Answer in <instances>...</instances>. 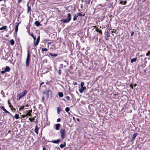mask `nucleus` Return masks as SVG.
Masks as SVG:
<instances>
[{"label": "nucleus", "instance_id": "obj_17", "mask_svg": "<svg viewBox=\"0 0 150 150\" xmlns=\"http://www.w3.org/2000/svg\"><path fill=\"white\" fill-rule=\"evenodd\" d=\"M66 146V143L65 142H64V144H61L59 146L61 148H63L64 147Z\"/></svg>", "mask_w": 150, "mask_h": 150}, {"label": "nucleus", "instance_id": "obj_9", "mask_svg": "<svg viewBox=\"0 0 150 150\" xmlns=\"http://www.w3.org/2000/svg\"><path fill=\"white\" fill-rule=\"evenodd\" d=\"M60 141L61 140L60 139H58L57 140H53L52 142L54 144H58L60 142Z\"/></svg>", "mask_w": 150, "mask_h": 150}, {"label": "nucleus", "instance_id": "obj_40", "mask_svg": "<svg viewBox=\"0 0 150 150\" xmlns=\"http://www.w3.org/2000/svg\"><path fill=\"white\" fill-rule=\"evenodd\" d=\"M6 72V71H5V70L4 71H1V73L2 74H4Z\"/></svg>", "mask_w": 150, "mask_h": 150}, {"label": "nucleus", "instance_id": "obj_63", "mask_svg": "<svg viewBox=\"0 0 150 150\" xmlns=\"http://www.w3.org/2000/svg\"><path fill=\"white\" fill-rule=\"evenodd\" d=\"M136 85H137V84H135L134 85V86H136Z\"/></svg>", "mask_w": 150, "mask_h": 150}, {"label": "nucleus", "instance_id": "obj_28", "mask_svg": "<svg viewBox=\"0 0 150 150\" xmlns=\"http://www.w3.org/2000/svg\"><path fill=\"white\" fill-rule=\"evenodd\" d=\"M42 52H43L45 51H48V50L47 48H42Z\"/></svg>", "mask_w": 150, "mask_h": 150}, {"label": "nucleus", "instance_id": "obj_24", "mask_svg": "<svg viewBox=\"0 0 150 150\" xmlns=\"http://www.w3.org/2000/svg\"><path fill=\"white\" fill-rule=\"evenodd\" d=\"M31 36L33 38L34 41H35L36 40V37L34 36L33 33H31Z\"/></svg>", "mask_w": 150, "mask_h": 150}, {"label": "nucleus", "instance_id": "obj_32", "mask_svg": "<svg viewBox=\"0 0 150 150\" xmlns=\"http://www.w3.org/2000/svg\"><path fill=\"white\" fill-rule=\"evenodd\" d=\"M91 0H88V1H85L86 2V3L87 4H89L90 3V2Z\"/></svg>", "mask_w": 150, "mask_h": 150}, {"label": "nucleus", "instance_id": "obj_48", "mask_svg": "<svg viewBox=\"0 0 150 150\" xmlns=\"http://www.w3.org/2000/svg\"><path fill=\"white\" fill-rule=\"evenodd\" d=\"M29 120H30L31 122H33V121H32V118H29Z\"/></svg>", "mask_w": 150, "mask_h": 150}, {"label": "nucleus", "instance_id": "obj_59", "mask_svg": "<svg viewBox=\"0 0 150 150\" xmlns=\"http://www.w3.org/2000/svg\"><path fill=\"white\" fill-rule=\"evenodd\" d=\"M65 62H67V65H68V62L65 61Z\"/></svg>", "mask_w": 150, "mask_h": 150}, {"label": "nucleus", "instance_id": "obj_31", "mask_svg": "<svg viewBox=\"0 0 150 150\" xmlns=\"http://www.w3.org/2000/svg\"><path fill=\"white\" fill-rule=\"evenodd\" d=\"M0 108L1 109H2L3 111L5 109L4 107L3 106H0Z\"/></svg>", "mask_w": 150, "mask_h": 150}, {"label": "nucleus", "instance_id": "obj_38", "mask_svg": "<svg viewBox=\"0 0 150 150\" xmlns=\"http://www.w3.org/2000/svg\"><path fill=\"white\" fill-rule=\"evenodd\" d=\"M61 70L60 69H59V71H58V74L59 75H61Z\"/></svg>", "mask_w": 150, "mask_h": 150}, {"label": "nucleus", "instance_id": "obj_23", "mask_svg": "<svg viewBox=\"0 0 150 150\" xmlns=\"http://www.w3.org/2000/svg\"><path fill=\"white\" fill-rule=\"evenodd\" d=\"M14 117L16 119H18L19 118V116L18 114H16L15 115Z\"/></svg>", "mask_w": 150, "mask_h": 150}, {"label": "nucleus", "instance_id": "obj_37", "mask_svg": "<svg viewBox=\"0 0 150 150\" xmlns=\"http://www.w3.org/2000/svg\"><path fill=\"white\" fill-rule=\"evenodd\" d=\"M11 110L13 111H14V112L16 110V109L14 108H13V107L12 108V107H11Z\"/></svg>", "mask_w": 150, "mask_h": 150}, {"label": "nucleus", "instance_id": "obj_13", "mask_svg": "<svg viewBox=\"0 0 150 150\" xmlns=\"http://www.w3.org/2000/svg\"><path fill=\"white\" fill-rule=\"evenodd\" d=\"M7 28L6 26H4L0 28V30H6Z\"/></svg>", "mask_w": 150, "mask_h": 150}, {"label": "nucleus", "instance_id": "obj_6", "mask_svg": "<svg viewBox=\"0 0 150 150\" xmlns=\"http://www.w3.org/2000/svg\"><path fill=\"white\" fill-rule=\"evenodd\" d=\"M40 36H38L36 41V42H34V44L35 46H36L38 45V43L40 41Z\"/></svg>", "mask_w": 150, "mask_h": 150}, {"label": "nucleus", "instance_id": "obj_49", "mask_svg": "<svg viewBox=\"0 0 150 150\" xmlns=\"http://www.w3.org/2000/svg\"><path fill=\"white\" fill-rule=\"evenodd\" d=\"M73 84L74 85H77V83L76 82H74Z\"/></svg>", "mask_w": 150, "mask_h": 150}, {"label": "nucleus", "instance_id": "obj_41", "mask_svg": "<svg viewBox=\"0 0 150 150\" xmlns=\"http://www.w3.org/2000/svg\"><path fill=\"white\" fill-rule=\"evenodd\" d=\"M150 54V50L146 54V55L147 56H149Z\"/></svg>", "mask_w": 150, "mask_h": 150}, {"label": "nucleus", "instance_id": "obj_18", "mask_svg": "<svg viewBox=\"0 0 150 150\" xmlns=\"http://www.w3.org/2000/svg\"><path fill=\"white\" fill-rule=\"evenodd\" d=\"M137 135V133H135L133 135H132V140H134Z\"/></svg>", "mask_w": 150, "mask_h": 150}, {"label": "nucleus", "instance_id": "obj_19", "mask_svg": "<svg viewBox=\"0 0 150 150\" xmlns=\"http://www.w3.org/2000/svg\"><path fill=\"white\" fill-rule=\"evenodd\" d=\"M10 42L11 44L12 45H13L15 43L14 40L13 39H11L10 40Z\"/></svg>", "mask_w": 150, "mask_h": 150}, {"label": "nucleus", "instance_id": "obj_43", "mask_svg": "<svg viewBox=\"0 0 150 150\" xmlns=\"http://www.w3.org/2000/svg\"><path fill=\"white\" fill-rule=\"evenodd\" d=\"M99 33L100 34H101V35H102V31H101V30H100L99 31Z\"/></svg>", "mask_w": 150, "mask_h": 150}, {"label": "nucleus", "instance_id": "obj_55", "mask_svg": "<svg viewBox=\"0 0 150 150\" xmlns=\"http://www.w3.org/2000/svg\"><path fill=\"white\" fill-rule=\"evenodd\" d=\"M28 112H29L30 113H31V112H32V110H30L29 111H28Z\"/></svg>", "mask_w": 150, "mask_h": 150}, {"label": "nucleus", "instance_id": "obj_36", "mask_svg": "<svg viewBox=\"0 0 150 150\" xmlns=\"http://www.w3.org/2000/svg\"><path fill=\"white\" fill-rule=\"evenodd\" d=\"M4 111L5 112V113H7L8 114L10 113V112L8 111H7L6 109Z\"/></svg>", "mask_w": 150, "mask_h": 150}, {"label": "nucleus", "instance_id": "obj_35", "mask_svg": "<svg viewBox=\"0 0 150 150\" xmlns=\"http://www.w3.org/2000/svg\"><path fill=\"white\" fill-rule=\"evenodd\" d=\"M84 82H81V87H83L84 85Z\"/></svg>", "mask_w": 150, "mask_h": 150}, {"label": "nucleus", "instance_id": "obj_61", "mask_svg": "<svg viewBox=\"0 0 150 150\" xmlns=\"http://www.w3.org/2000/svg\"><path fill=\"white\" fill-rule=\"evenodd\" d=\"M5 36H6V37H8V35H6Z\"/></svg>", "mask_w": 150, "mask_h": 150}, {"label": "nucleus", "instance_id": "obj_45", "mask_svg": "<svg viewBox=\"0 0 150 150\" xmlns=\"http://www.w3.org/2000/svg\"><path fill=\"white\" fill-rule=\"evenodd\" d=\"M134 34V32H132L131 33V36H132Z\"/></svg>", "mask_w": 150, "mask_h": 150}, {"label": "nucleus", "instance_id": "obj_25", "mask_svg": "<svg viewBox=\"0 0 150 150\" xmlns=\"http://www.w3.org/2000/svg\"><path fill=\"white\" fill-rule=\"evenodd\" d=\"M77 16H83V14L81 13H77L76 14Z\"/></svg>", "mask_w": 150, "mask_h": 150}, {"label": "nucleus", "instance_id": "obj_14", "mask_svg": "<svg viewBox=\"0 0 150 150\" xmlns=\"http://www.w3.org/2000/svg\"><path fill=\"white\" fill-rule=\"evenodd\" d=\"M28 4H27V8H28V10H27V13H28L30 11H31V7H30L29 6H28Z\"/></svg>", "mask_w": 150, "mask_h": 150}, {"label": "nucleus", "instance_id": "obj_12", "mask_svg": "<svg viewBox=\"0 0 150 150\" xmlns=\"http://www.w3.org/2000/svg\"><path fill=\"white\" fill-rule=\"evenodd\" d=\"M35 24L37 26H39L40 25V23L38 21H36L35 22Z\"/></svg>", "mask_w": 150, "mask_h": 150}, {"label": "nucleus", "instance_id": "obj_58", "mask_svg": "<svg viewBox=\"0 0 150 150\" xmlns=\"http://www.w3.org/2000/svg\"><path fill=\"white\" fill-rule=\"evenodd\" d=\"M123 2L122 1H121L120 2V4H122L123 3Z\"/></svg>", "mask_w": 150, "mask_h": 150}, {"label": "nucleus", "instance_id": "obj_22", "mask_svg": "<svg viewBox=\"0 0 150 150\" xmlns=\"http://www.w3.org/2000/svg\"><path fill=\"white\" fill-rule=\"evenodd\" d=\"M77 17L78 16H77V15L76 14L74 16V17L73 19V21H75L76 20H77Z\"/></svg>", "mask_w": 150, "mask_h": 150}, {"label": "nucleus", "instance_id": "obj_51", "mask_svg": "<svg viewBox=\"0 0 150 150\" xmlns=\"http://www.w3.org/2000/svg\"><path fill=\"white\" fill-rule=\"evenodd\" d=\"M42 102H44V97L43 96H42Z\"/></svg>", "mask_w": 150, "mask_h": 150}, {"label": "nucleus", "instance_id": "obj_20", "mask_svg": "<svg viewBox=\"0 0 150 150\" xmlns=\"http://www.w3.org/2000/svg\"><path fill=\"white\" fill-rule=\"evenodd\" d=\"M58 96L59 97H62L63 96V94L62 92H59L58 93Z\"/></svg>", "mask_w": 150, "mask_h": 150}, {"label": "nucleus", "instance_id": "obj_44", "mask_svg": "<svg viewBox=\"0 0 150 150\" xmlns=\"http://www.w3.org/2000/svg\"><path fill=\"white\" fill-rule=\"evenodd\" d=\"M63 64H61L60 65V67L61 69H63Z\"/></svg>", "mask_w": 150, "mask_h": 150}, {"label": "nucleus", "instance_id": "obj_15", "mask_svg": "<svg viewBox=\"0 0 150 150\" xmlns=\"http://www.w3.org/2000/svg\"><path fill=\"white\" fill-rule=\"evenodd\" d=\"M49 55L52 57H56L57 56V54L52 53H50Z\"/></svg>", "mask_w": 150, "mask_h": 150}, {"label": "nucleus", "instance_id": "obj_53", "mask_svg": "<svg viewBox=\"0 0 150 150\" xmlns=\"http://www.w3.org/2000/svg\"><path fill=\"white\" fill-rule=\"evenodd\" d=\"M130 87H131V88L132 89H133V86H132V84H130Z\"/></svg>", "mask_w": 150, "mask_h": 150}, {"label": "nucleus", "instance_id": "obj_62", "mask_svg": "<svg viewBox=\"0 0 150 150\" xmlns=\"http://www.w3.org/2000/svg\"><path fill=\"white\" fill-rule=\"evenodd\" d=\"M93 27H94V28H97L96 26H93Z\"/></svg>", "mask_w": 150, "mask_h": 150}, {"label": "nucleus", "instance_id": "obj_11", "mask_svg": "<svg viewBox=\"0 0 150 150\" xmlns=\"http://www.w3.org/2000/svg\"><path fill=\"white\" fill-rule=\"evenodd\" d=\"M4 70L6 72H9L10 70V68L9 67L6 66Z\"/></svg>", "mask_w": 150, "mask_h": 150}, {"label": "nucleus", "instance_id": "obj_29", "mask_svg": "<svg viewBox=\"0 0 150 150\" xmlns=\"http://www.w3.org/2000/svg\"><path fill=\"white\" fill-rule=\"evenodd\" d=\"M25 107V106H23L21 107L20 108H19V110H23L24 109V108Z\"/></svg>", "mask_w": 150, "mask_h": 150}, {"label": "nucleus", "instance_id": "obj_47", "mask_svg": "<svg viewBox=\"0 0 150 150\" xmlns=\"http://www.w3.org/2000/svg\"><path fill=\"white\" fill-rule=\"evenodd\" d=\"M43 84H44V82H42V83H41L40 84V87H41V86Z\"/></svg>", "mask_w": 150, "mask_h": 150}, {"label": "nucleus", "instance_id": "obj_46", "mask_svg": "<svg viewBox=\"0 0 150 150\" xmlns=\"http://www.w3.org/2000/svg\"><path fill=\"white\" fill-rule=\"evenodd\" d=\"M99 30H99V29H98V28H96V32H99Z\"/></svg>", "mask_w": 150, "mask_h": 150}, {"label": "nucleus", "instance_id": "obj_60", "mask_svg": "<svg viewBox=\"0 0 150 150\" xmlns=\"http://www.w3.org/2000/svg\"><path fill=\"white\" fill-rule=\"evenodd\" d=\"M21 23V22H19L17 25L18 26Z\"/></svg>", "mask_w": 150, "mask_h": 150}, {"label": "nucleus", "instance_id": "obj_10", "mask_svg": "<svg viewBox=\"0 0 150 150\" xmlns=\"http://www.w3.org/2000/svg\"><path fill=\"white\" fill-rule=\"evenodd\" d=\"M60 126V124L58 123L57 124L55 125V129L57 130H58L59 129V127Z\"/></svg>", "mask_w": 150, "mask_h": 150}, {"label": "nucleus", "instance_id": "obj_54", "mask_svg": "<svg viewBox=\"0 0 150 150\" xmlns=\"http://www.w3.org/2000/svg\"><path fill=\"white\" fill-rule=\"evenodd\" d=\"M127 3V1H125L124 2V5H125Z\"/></svg>", "mask_w": 150, "mask_h": 150}, {"label": "nucleus", "instance_id": "obj_30", "mask_svg": "<svg viewBox=\"0 0 150 150\" xmlns=\"http://www.w3.org/2000/svg\"><path fill=\"white\" fill-rule=\"evenodd\" d=\"M65 110L67 112H68L69 110V108L68 107H67L65 108Z\"/></svg>", "mask_w": 150, "mask_h": 150}, {"label": "nucleus", "instance_id": "obj_7", "mask_svg": "<svg viewBox=\"0 0 150 150\" xmlns=\"http://www.w3.org/2000/svg\"><path fill=\"white\" fill-rule=\"evenodd\" d=\"M86 88V87L85 86H83V87H81V88L79 89V91L80 93H82L84 90Z\"/></svg>", "mask_w": 150, "mask_h": 150}, {"label": "nucleus", "instance_id": "obj_64", "mask_svg": "<svg viewBox=\"0 0 150 150\" xmlns=\"http://www.w3.org/2000/svg\"><path fill=\"white\" fill-rule=\"evenodd\" d=\"M68 114L69 115H70V112H68Z\"/></svg>", "mask_w": 150, "mask_h": 150}, {"label": "nucleus", "instance_id": "obj_2", "mask_svg": "<svg viewBox=\"0 0 150 150\" xmlns=\"http://www.w3.org/2000/svg\"><path fill=\"white\" fill-rule=\"evenodd\" d=\"M43 93L47 95V98L51 97L52 96V92L50 90H48L45 91H44Z\"/></svg>", "mask_w": 150, "mask_h": 150}, {"label": "nucleus", "instance_id": "obj_3", "mask_svg": "<svg viewBox=\"0 0 150 150\" xmlns=\"http://www.w3.org/2000/svg\"><path fill=\"white\" fill-rule=\"evenodd\" d=\"M30 54L28 50L27 51V55L26 61V65L28 67L29 66V62L30 60Z\"/></svg>", "mask_w": 150, "mask_h": 150}, {"label": "nucleus", "instance_id": "obj_33", "mask_svg": "<svg viewBox=\"0 0 150 150\" xmlns=\"http://www.w3.org/2000/svg\"><path fill=\"white\" fill-rule=\"evenodd\" d=\"M65 98H66L67 100H69L70 99V97L69 96H67L65 97Z\"/></svg>", "mask_w": 150, "mask_h": 150}, {"label": "nucleus", "instance_id": "obj_8", "mask_svg": "<svg viewBox=\"0 0 150 150\" xmlns=\"http://www.w3.org/2000/svg\"><path fill=\"white\" fill-rule=\"evenodd\" d=\"M39 128L38 127V125H36L35 127V132L37 135L38 134V130H39Z\"/></svg>", "mask_w": 150, "mask_h": 150}, {"label": "nucleus", "instance_id": "obj_42", "mask_svg": "<svg viewBox=\"0 0 150 150\" xmlns=\"http://www.w3.org/2000/svg\"><path fill=\"white\" fill-rule=\"evenodd\" d=\"M60 120H61L60 119V118H58V119H57V122H60Z\"/></svg>", "mask_w": 150, "mask_h": 150}, {"label": "nucleus", "instance_id": "obj_21", "mask_svg": "<svg viewBox=\"0 0 150 150\" xmlns=\"http://www.w3.org/2000/svg\"><path fill=\"white\" fill-rule=\"evenodd\" d=\"M18 25H17L15 28V31L16 33H17L18 31Z\"/></svg>", "mask_w": 150, "mask_h": 150}, {"label": "nucleus", "instance_id": "obj_52", "mask_svg": "<svg viewBox=\"0 0 150 150\" xmlns=\"http://www.w3.org/2000/svg\"><path fill=\"white\" fill-rule=\"evenodd\" d=\"M26 116V115H23L22 116V118H23L25 117Z\"/></svg>", "mask_w": 150, "mask_h": 150}, {"label": "nucleus", "instance_id": "obj_57", "mask_svg": "<svg viewBox=\"0 0 150 150\" xmlns=\"http://www.w3.org/2000/svg\"><path fill=\"white\" fill-rule=\"evenodd\" d=\"M32 121H33V120H35V118H34V117L33 118H32Z\"/></svg>", "mask_w": 150, "mask_h": 150}, {"label": "nucleus", "instance_id": "obj_1", "mask_svg": "<svg viewBox=\"0 0 150 150\" xmlns=\"http://www.w3.org/2000/svg\"><path fill=\"white\" fill-rule=\"evenodd\" d=\"M71 15L70 13H68L67 14V18L64 19H61L60 21L64 23H68L71 20Z\"/></svg>", "mask_w": 150, "mask_h": 150}, {"label": "nucleus", "instance_id": "obj_39", "mask_svg": "<svg viewBox=\"0 0 150 150\" xmlns=\"http://www.w3.org/2000/svg\"><path fill=\"white\" fill-rule=\"evenodd\" d=\"M59 107H57V112H58V114H59Z\"/></svg>", "mask_w": 150, "mask_h": 150}, {"label": "nucleus", "instance_id": "obj_5", "mask_svg": "<svg viewBox=\"0 0 150 150\" xmlns=\"http://www.w3.org/2000/svg\"><path fill=\"white\" fill-rule=\"evenodd\" d=\"M27 93V91L26 90H24L22 93L19 94L18 95V100H20L22 97L25 96Z\"/></svg>", "mask_w": 150, "mask_h": 150}, {"label": "nucleus", "instance_id": "obj_27", "mask_svg": "<svg viewBox=\"0 0 150 150\" xmlns=\"http://www.w3.org/2000/svg\"><path fill=\"white\" fill-rule=\"evenodd\" d=\"M8 105H9V107L10 108H11V107H12V108L13 107V106L12 105H11V103L9 102V100H8Z\"/></svg>", "mask_w": 150, "mask_h": 150}, {"label": "nucleus", "instance_id": "obj_4", "mask_svg": "<svg viewBox=\"0 0 150 150\" xmlns=\"http://www.w3.org/2000/svg\"><path fill=\"white\" fill-rule=\"evenodd\" d=\"M60 133L61 139H63L65 138L66 136V134L65 130L63 129H61L60 130Z\"/></svg>", "mask_w": 150, "mask_h": 150}, {"label": "nucleus", "instance_id": "obj_34", "mask_svg": "<svg viewBox=\"0 0 150 150\" xmlns=\"http://www.w3.org/2000/svg\"><path fill=\"white\" fill-rule=\"evenodd\" d=\"M106 36L107 37H109L110 36V34L108 31L106 33Z\"/></svg>", "mask_w": 150, "mask_h": 150}, {"label": "nucleus", "instance_id": "obj_56", "mask_svg": "<svg viewBox=\"0 0 150 150\" xmlns=\"http://www.w3.org/2000/svg\"><path fill=\"white\" fill-rule=\"evenodd\" d=\"M43 150H46L45 148V147H43Z\"/></svg>", "mask_w": 150, "mask_h": 150}, {"label": "nucleus", "instance_id": "obj_26", "mask_svg": "<svg viewBox=\"0 0 150 150\" xmlns=\"http://www.w3.org/2000/svg\"><path fill=\"white\" fill-rule=\"evenodd\" d=\"M26 116H29L30 117L32 116V114L31 113H30L29 112H28L26 114Z\"/></svg>", "mask_w": 150, "mask_h": 150}, {"label": "nucleus", "instance_id": "obj_16", "mask_svg": "<svg viewBox=\"0 0 150 150\" xmlns=\"http://www.w3.org/2000/svg\"><path fill=\"white\" fill-rule=\"evenodd\" d=\"M137 58L136 57L134 59H132L131 60V63H133L134 62H136L137 61Z\"/></svg>", "mask_w": 150, "mask_h": 150}, {"label": "nucleus", "instance_id": "obj_50", "mask_svg": "<svg viewBox=\"0 0 150 150\" xmlns=\"http://www.w3.org/2000/svg\"><path fill=\"white\" fill-rule=\"evenodd\" d=\"M23 0H18V3H20Z\"/></svg>", "mask_w": 150, "mask_h": 150}]
</instances>
